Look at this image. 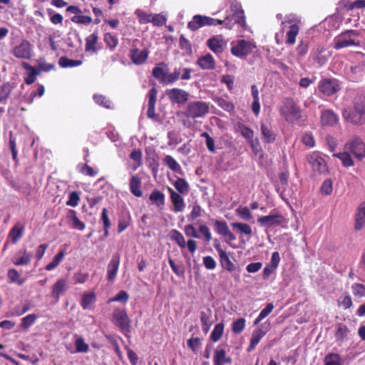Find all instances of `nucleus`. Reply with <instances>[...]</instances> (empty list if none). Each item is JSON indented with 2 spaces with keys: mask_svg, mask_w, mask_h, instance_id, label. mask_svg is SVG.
<instances>
[{
  "mask_svg": "<svg viewBox=\"0 0 365 365\" xmlns=\"http://www.w3.org/2000/svg\"><path fill=\"white\" fill-rule=\"evenodd\" d=\"M281 113L289 123H294L302 118L301 109L292 98L285 99L281 108Z\"/></svg>",
  "mask_w": 365,
  "mask_h": 365,
  "instance_id": "obj_1",
  "label": "nucleus"
},
{
  "mask_svg": "<svg viewBox=\"0 0 365 365\" xmlns=\"http://www.w3.org/2000/svg\"><path fill=\"white\" fill-rule=\"evenodd\" d=\"M358 36V31L355 30H346L334 38V48L339 50L350 46H359L360 45L359 42L356 41L354 39V37Z\"/></svg>",
  "mask_w": 365,
  "mask_h": 365,
  "instance_id": "obj_2",
  "label": "nucleus"
},
{
  "mask_svg": "<svg viewBox=\"0 0 365 365\" xmlns=\"http://www.w3.org/2000/svg\"><path fill=\"white\" fill-rule=\"evenodd\" d=\"M209 112V106L203 101L190 102L186 107L184 115L192 119L202 118Z\"/></svg>",
  "mask_w": 365,
  "mask_h": 365,
  "instance_id": "obj_3",
  "label": "nucleus"
},
{
  "mask_svg": "<svg viewBox=\"0 0 365 365\" xmlns=\"http://www.w3.org/2000/svg\"><path fill=\"white\" fill-rule=\"evenodd\" d=\"M344 150L361 160L365 156V144L359 138H354L344 145Z\"/></svg>",
  "mask_w": 365,
  "mask_h": 365,
  "instance_id": "obj_4",
  "label": "nucleus"
},
{
  "mask_svg": "<svg viewBox=\"0 0 365 365\" xmlns=\"http://www.w3.org/2000/svg\"><path fill=\"white\" fill-rule=\"evenodd\" d=\"M307 159L308 163L312 165L314 173L322 174L328 171L325 160L317 154L309 155L307 156Z\"/></svg>",
  "mask_w": 365,
  "mask_h": 365,
  "instance_id": "obj_5",
  "label": "nucleus"
},
{
  "mask_svg": "<svg viewBox=\"0 0 365 365\" xmlns=\"http://www.w3.org/2000/svg\"><path fill=\"white\" fill-rule=\"evenodd\" d=\"M166 95L173 103L177 104H183L186 103L190 96L188 92L180 88H172L166 91Z\"/></svg>",
  "mask_w": 365,
  "mask_h": 365,
  "instance_id": "obj_6",
  "label": "nucleus"
},
{
  "mask_svg": "<svg viewBox=\"0 0 365 365\" xmlns=\"http://www.w3.org/2000/svg\"><path fill=\"white\" fill-rule=\"evenodd\" d=\"M319 89L324 95L329 96L336 93L340 87L337 80L325 78L319 83Z\"/></svg>",
  "mask_w": 365,
  "mask_h": 365,
  "instance_id": "obj_7",
  "label": "nucleus"
},
{
  "mask_svg": "<svg viewBox=\"0 0 365 365\" xmlns=\"http://www.w3.org/2000/svg\"><path fill=\"white\" fill-rule=\"evenodd\" d=\"M283 220L284 218L279 213L271 214L260 217L257 219V222L265 227L280 225L283 222Z\"/></svg>",
  "mask_w": 365,
  "mask_h": 365,
  "instance_id": "obj_8",
  "label": "nucleus"
},
{
  "mask_svg": "<svg viewBox=\"0 0 365 365\" xmlns=\"http://www.w3.org/2000/svg\"><path fill=\"white\" fill-rule=\"evenodd\" d=\"M113 318L116 324L123 331H128L130 327V320L127 313L123 309H115L113 312Z\"/></svg>",
  "mask_w": 365,
  "mask_h": 365,
  "instance_id": "obj_9",
  "label": "nucleus"
},
{
  "mask_svg": "<svg viewBox=\"0 0 365 365\" xmlns=\"http://www.w3.org/2000/svg\"><path fill=\"white\" fill-rule=\"evenodd\" d=\"M231 52L236 56L245 58L251 52L250 45L246 41L241 40L236 46L232 47Z\"/></svg>",
  "mask_w": 365,
  "mask_h": 365,
  "instance_id": "obj_10",
  "label": "nucleus"
},
{
  "mask_svg": "<svg viewBox=\"0 0 365 365\" xmlns=\"http://www.w3.org/2000/svg\"><path fill=\"white\" fill-rule=\"evenodd\" d=\"M14 55L19 58H31V44L27 41H23L21 44L14 49Z\"/></svg>",
  "mask_w": 365,
  "mask_h": 365,
  "instance_id": "obj_11",
  "label": "nucleus"
},
{
  "mask_svg": "<svg viewBox=\"0 0 365 365\" xmlns=\"http://www.w3.org/2000/svg\"><path fill=\"white\" fill-rule=\"evenodd\" d=\"M120 264V255L115 254L110 261L109 262L107 267V278L109 281H113L115 278L118 267Z\"/></svg>",
  "mask_w": 365,
  "mask_h": 365,
  "instance_id": "obj_12",
  "label": "nucleus"
},
{
  "mask_svg": "<svg viewBox=\"0 0 365 365\" xmlns=\"http://www.w3.org/2000/svg\"><path fill=\"white\" fill-rule=\"evenodd\" d=\"M197 65L204 70H213L215 68V61L210 53L200 57L197 61Z\"/></svg>",
  "mask_w": 365,
  "mask_h": 365,
  "instance_id": "obj_13",
  "label": "nucleus"
},
{
  "mask_svg": "<svg viewBox=\"0 0 365 365\" xmlns=\"http://www.w3.org/2000/svg\"><path fill=\"white\" fill-rule=\"evenodd\" d=\"M130 57L135 64L143 63L148 57V51L147 50H139L138 48L131 51Z\"/></svg>",
  "mask_w": 365,
  "mask_h": 365,
  "instance_id": "obj_14",
  "label": "nucleus"
},
{
  "mask_svg": "<svg viewBox=\"0 0 365 365\" xmlns=\"http://www.w3.org/2000/svg\"><path fill=\"white\" fill-rule=\"evenodd\" d=\"M261 133L266 143H270L275 140L276 135L269 123L264 122L261 123Z\"/></svg>",
  "mask_w": 365,
  "mask_h": 365,
  "instance_id": "obj_15",
  "label": "nucleus"
},
{
  "mask_svg": "<svg viewBox=\"0 0 365 365\" xmlns=\"http://www.w3.org/2000/svg\"><path fill=\"white\" fill-rule=\"evenodd\" d=\"M338 121L337 115L331 110H324L321 116V123L322 125L332 126L336 124Z\"/></svg>",
  "mask_w": 365,
  "mask_h": 365,
  "instance_id": "obj_16",
  "label": "nucleus"
},
{
  "mask_svg": "<svg viewBox=\"0 0 365 365\" xmlns=\"http://www.w3.org/2000/svg\"><path fill=\"white\" fill-rule=\"evenodd\" d=\"M170 192V198L174 205V211L182 212L185 207V203L182 197L180 194L175 192L172 188H169Z\"/></svg>",
  "mask_w": 365,
  "mask_h": 365,
  "instance_id": "obj_17",
  "label": "nucleus"
},
{
  "mask_svg": "<svg viewBox=\"0 0 365 365\" xmlns=\"http://www.w3.org/2000/svg\"><path fill=\"white\" fill-rule=\"evenodd\" d=\"M22 67L28 71V76L25 78V83L28 85L32 84L36 81V76L40 74V71H38L35 67L31 66L27 62L22 63Z\"/></svg>",
  "mask_w": 365,
  "mask_h": 365,
  "instance_id": "obj_18",
  "label": "nucleus"
},
{
  "mask_svg": "<svg viewBox=\"0 0 365 365\" xmlns=\"http://www.w3.org/2000/svg\"><path fill=\"white\" fill-rule=\"evenodd\" d=\"M365 225V202H362L357 210L356 215V224L355 229L356 230H361Z\"/></svg>",
  "mask_w": 365,
  "mask_h": 365,
  "instance_id": "obj_19",
  "label": "nucleus"
},
{
  "mask_svg": "<svg viewBox=\"0 0 365 365\" xmlns=\"http://www.w3.org/2000/svg\"><path fill=\"white\" fill-rule=\"evenodd\" d=\"M342 115L346 121L352 124L357 125L361 123V115H363L356 112L355 110L354 111H351L348 109H344Z\"/></svg>",
  "mask_w": 365,
  "mask_h": 365,
  "instance_id": "obj_20",
  "label": "nucleus"
},
{
  "mask_svg": "<svg viewBox=\"0 0 365 365\" xmlns=\"http://www.w3.org/2000/svg\"><path fill=\"white\" fill-rule=\"evenodd\" d=\"M67 287L66 280L61 279L58 280L53 286L52 296L56 300L58 299L59 296L63 293Z\"/></svg>",
  "mask_w": 365,
  "mask_h": 365,
  "instance_id": "obj_21",
  "label": "nucleus"
},
{
  "mask_svg": "<svg viewBox=\"0 0 365 365\" xmlns=\"http://www.w3.org/2000/svg\"><path fill=\"white\" fill-rule=\"evenodd\" d=\"M231 9L233 12L232 18L235 20V22L242 26H244L245 24V17L243 10L238 7L237 5H232Z\"/></svg>",
  "mask_w": 365,
  "mask_h": 365,
  "instance_id": "obj_22",
  "label": "nucleus"
},
{
  "mask_svg": "<svg viewBox=\"0 0 365 365\" xmlns=\"http://www.w3.org/2000/svg\"><path fill=\"white\" fill-rule=\"evenodd\" d=\"M265 334L266 332L261 329L255 330L251 337L250 344L247 349V351L250 352L252 351Z\"/></svg>",
  "mask_w": 365,
  "mask_h": 365,
  "instance_id": "obj_23",
  "label": "nucleus"
},
{
  "mask_svg": "<svg viewBox=\"0 0 365 365\" xmlns=\"http://www.w3.org/2000/svg\"><path fill=\"white\" fill-rule=\"evenodd\" d=\"M163 163L173 172L182 175V170L180 165L171 155H166L163 159Z\"/></svg>",
  "mask_w": 365,
  "mask_h": 365,
  "instance_id": "obj_24",
  "label": "nucleus"
},
{
  "mask_svg": "<svg viewBox=\"0 0 365 365\" xmlns=\"http://www.w3.org/2000/svg\"><path fill=\"white\" fill-rule=\"evenodd\" d=\"M141 180L137 176H133L130 181V190L133 195L136 197H141L143 192L140 190Z\"/></svg>",
  "mask_w": 365,
  "mask_h": 365,
  "instance_id": "obj_25",
  "label": "nucleus"
},
{
  "mask_svg": "<svg viewBox=\"0 0 365 365\" xmlns=\"http://www.w3.org/2000/svg\"><path fill=\"white\" fill-rule=\"evenodd\" d=\"M232 362L230 357H226V351L225 349H215L214 356V364L223 365L225 363L230 364Z\"/></svg>",
  "mask_w": 365,
  "mask_h": 365,
  "instance_id": "obj_26",
  "label": "nucleus"
},
{
  "mask_svg": "<svg viewBox=\"0 0 365 365\" xmlns=\"http://www.w3.org/2000/svg\"><path fill=\"white\" fill-rule=\"evenodd\" d=\"M24 227L19 223H16L13 228L10 230L9 237L11 239L14 244H16L18 240L21 237Z\"/></svg>",
  "mask_w": 365,
  "mask_h": 365,
  "instance_id": "obj_27",
  "label": "nucleus"
},
{
  "mask_svg": "<svg viewBox=\"0 0 365 365\" xmlns=\"http://www.w3.org/2000/svg\"><path fill=\"white\" fill-rule=\"evenodd\" d=\"M149 198L158 207H160L164 205L165 195L157 189L153 190Z\"/></svg>",
  "mask_w": 365,
  "mask_h": 365,
  "instance_id": "obj_28",
  "label": "nucleus"
},
{
  "mask_svg": "<svg viewBox=\"0 0 365 365\" xmlns=\"http://www.w3.org/2000/svg\"><path fill=\"white\" fill-rule=\"evenodd\" d=\"M220 264L222 268L225 269L230 272H234L236 269L235 265L231 262L229 256L225 252L224 255L220 256Z\"/></svg>",
  "mask_w": 365,
  "mask_h": 365,
  "instance_id": "obj_29",
  "label": "nucleus"
},
{
  "mask_svg": "<svg viewBox=\"0 0 365 365\" xmlns=\"http://www.w3.org/2000/svg\"><path fill=\"white\" fill-rule=\"evenodd\" d=\"M207 44L208 47L216 53H221L223 51L222 41L217 38L213 37L209 39Z\"/></svg>",
  "mask_w": 365,
  "mask_h": 365,
  "instance_id": "obj_30",
  "label": "nucleus"
},
{
  "mask_svg": "<svg viewBox=\"0 0 365 365\" xmlns=\"http://www.w3.org/2000/svg\"><path fill=\"white\" fill-rule=\"evenodd\" d=\"M333 156L339 158L344 167H350L354 165V161L351 159L349 152L346 150L344 153H335L333 155Z\"/></svg>",
  "mask_w": 365,
  "mask_h": 365,
  "instance_id": "obj_31",
  "label": "nucleus"
},
{
  "mask_svg": "<svg viewBox=\"0 0 365 365\" xmlns=\"http://www.w3.org/2000/svg\"><path fill=\"white\" fill-rule=\"evenodd\" d=\"M239 128H240L241 135L245 139L247 140V141L249 142L250 145L252 147V148H254V140H253L254 132H253V130H252L250 128H249L248 127H247L244 125H240Z\"/></svg>",
  "mask_w": 365,
  "mask_h": 365,
  "instance_id": "obj_32",
  "label": "nucleus"
},
{
  "mask_svg": "<svg viewBox=\"0 0 365 365\" xmlns=\"http://www.w3.org/2000/svg\"><path fill=\"white\" fill-rule=\"evenodd\" d=\"M83 63L81 60L69 59L66 56H62L59 58L58 64L62 68L74 67L81 66Z\"/></svg>",
  "mask_w": 365,
  "mask_h": 365,
  "instance_id": "obj_33",
  "label": "nucleus"
},
{
  "mask_svg": "<svg viewBox=\"0 0 365 365\" xmlns=\"http://www.w3.org/2000/svg\"><path fill=\"white\" fill-rule=\"evenodd\" d=\"M98 36L96 33H93L86 39V51H92L96 52V45L98 42Z\"/></svg>",
  "mask_w": 365,
  "mask_h": 365,
  "instance_id": "obj_34",
  "label": "nucleus"
},
{
  "mask_svg": "<svg viewBox=\"0 0 365 365\" xmlns=\"http://www.w3.org/2000/svg\"><path fill=\"white\" fill-rule=\"evenodd\" d=\"M204 17L201 15H195L192 20L187 24L188 28L192 31H196L204 26Z\"/></svg>",
  "mask_w": 365,
  "mask_h": 365,
  "instance_id": "obj_35",
  "label": "nucleus"
},
{
  "mask_svg": "<svg viewBox=\"0 0 365 365\" xmlns=\"http://www.w3.org/2000/svg\"><path fill=\"white\" fill-rule=\"evenodd\" d=\"M224 327H225V326L222 322L219 323L215 325V327L210 335V339L212 341L217 342L221 339V337L223 334V332H224Z\"/></svg>",
  "mask_w": 365,
  "mask_h": 365,
  "instance_id": "obj_36",
  "label": "nucleus"
},
{
  "mask_svg": "<svg viewBox=\"0 0 365 365\" xmlns=\"http://www.w3.org/2000/svg\"><path fill=\"white\" fill-rule=\"evenodd\" d=\"M356 112L365 115V96H359L354 101Z\"/></svg>",
  "mask_w": 365,
  "mask_h": 365,
  "instance_id": "obj_37",
  "label": "nucleus"
},
{
  "mask_svg": "<svg viewBox=\"0 0 365 365\" xmlns=\"http://www.w3.org/2000/svg\"><path fill=\"white\" fill-rule=\"evenodd\" d=\"M299 28L296 24H292L289 27V30L287 34V38L286 40L287 43L294 44L296 41V36L299 33Z\"/></svg>",
  "mask_w": 365,
  "mask_h": 365,
  "instance_id": "obj_38",
  "label": "nucleus"
},
{
  "mask_svg": "<svg viewBox=\"0 0 365 365\" xmlns=\"http://www.w3.org/2000/svg\"><path fill=\"white\" fill-rule=\"evenodd\" d=\"M170 237L174 240L181 248H185L186 246L185 240L182 235L176 230H173L170 232Z\"/></svg>",
  "mask_w": 365,
  "mask_h": 365,
  "instance_id": "obj_39",
  "label": "nucleus"
},
{
  "mask_svg": "<svg viewBox=\"0 0 365 365\" xmlns=\"http://www.w3.org/2000/svg\"><path fill=\"white\" fill-rule=\"evenodd\" d=\"M65 256L64 251L59 252L53 259V260L46 266V270H52L56 268L62 261Z\"/></svg>",
  "mask_w": 365,
  "mask_h": 365,
  "instance_id": "obj_40",
  "label": "nucleus"
},
{
  "mask_svg": "<svg viewBox=\"0 0 365 365\" xmlns=\"http://www.w3.org/2000/svg\"><path fill=\"white\" fill-rule=\"evenodd\" d=\"M274 309V305L272 303H269L266 305L259 313L258 317L255 320L254 324H258L263 319L268 316Z\"/></svg>",
  "mask_w": 365,
  "mask_h": 365,
  "instance_id": "obj_41",
  "label": "nucleus"
},
{
  "mask_svg": "<svg viewBox=\"0 0 365 365\" xmlns=\"http://www.w3.org/2000/svg\"><path fill=\"white\" fill-rule=\"evenodd\" d=\"M231 226L234 229H237L241 233L248 235L252 234V228L247 224L242 223V222H232L231 224Z\"/></svg>",
  "mask_w": 365,
  "mask_h": 365,
  "instance_id": "obj_42",
  "label": "nucleus"
},
{
  "mask_svg": "<svg viewBox=\"0 0 365 365\" xmlns=\"http://www.w3.org/2000/svg\"><path fill=\"white\" fill-rule=\"evenodd\" d=\"M175 187L180 193L184 194L187 192L189 185L183 178H178L174 183Z\"/></svg>",
  "mask_w": 365,
  "mask_h": 365,
  "instance_id": "obj_43",
  "label": "nucleus"
},
{
  "mask_svg": "<svg viewBox=\"0 0 365 365\" xmlns=\"http://www.w3.org/2000/svg\"><path fill=\"white\" fill-rule=\"evenodd\" d=\"M215 231L222 236H225L230 230L227 223L224 221L214 220Z\"/></svg>",
  "mask_w": 365,
  "mask_h": 365,
  "instance_id": "obj_44",
  "label": "nucleus"
},
{
  "mask_svg": "<svg viewBox=\"0 0 365 365\" xmlns=\"http://www.w3.org/2000/svg\"><path fill=\"white\" fill-rule=\"evenodd\" d=\"M96 296L93 293L86 294L81 301V306L84 309H90L91 305L94 302Z\"/></svg>",
  "mask_w": 365,
  "mask_h": 365,
  "instance_id": "obj_45",
  "label": "nucleus"
},
{
  "mask_svg": "<svg viewBox=\"0 0 365 365\" xmlns=\"http://www.w3.org/2000/svg\"><path fill=\"white\" fill-rule=\"evenodd\" d=\"M37 315L35 314H29L26 317L22 318L21 319V327L24 329H29L36 321L37 319Z\"/></svg>",
  "mask_w": 365,
  "mask_h": 365,
  "instance_id": "obj_46",
  "label": "nucleus"
},
{
  "mask_svg": "<svg viewBox=\"0 0 365 365\" xmlns=\"http://www.w3.org/2000/svg\"><path fill=\"white\" fill-rule=\"evenodd\" d=\"M12 87L9 83H4L0 87V102L6 100L10 95Z\"/></svg>",
  "mask_w": 365,
  "mask_h": 365,
  "instance_id": "obj_47",
  "label": "nucleus"
},
{
  "mask_svg": "<svg viewBox=\"0 0 365 365\" xmlns=\"http://www.w3.org/2000/svg\"><path fill=\"white\" fill-rule=\"evenodd\" d=\"M236 212L237 215L244 220H250L252 217L250 210L247 207H240Z\"/></svg>",
  "mask_w": 365,
  "mask_h": 365,
  "instance_id": "obj_48",
  "label": "nucleus"
},
{
  "mask_svg": "<svg viewBox=\"0 0 365 365\" xmlns=\"http://www.w3.org/2000/svg\"><path fill=\"white\" fill-rule=\"evenodd\" d=\"M245 327V319L240 318L232 324V330L235 334H240L243 331Z\"/></svg>",
  "mask_w": 365,
  "mask_h": 365,
  "instance_id": "obj_49",
  "label": "nucleus"
},
{
  "mask_svg": "<svg viewBox=\"0 0 365 365\" xmlns=\"http://www.w3.org/2000/svg\"><path fill=\"white\" fill-rule=\"evenodd\" d=\"M180 75V72L175 69V71L170 74L166 73V78L162 80L163 84H170L178 80Z\"/></svg>",
  "mask_w": 365,
  "mask_h": 365,
  "instance_id": "obj_50",
  "label": "nucleus"
},
{
  "mask_svg": "<svg viewBox=\"0 0 365 365\" xmlns=\"http://www.w3.org/2000/svg\"><path fill=\"white\" fill-rule=\"evenodd\" d=\"M104 41L107 46L111 49L114 48L118 43V38L110 33H106L104 35Z\"/></svg>",
  "mask_w": 365,
  "mask_h": 365,
  "instance_id": "obj_51",
  "label": "nucleus"
},
{
  "mask_svg": "<svg viewBox=\"0 0 365 365\" xmlns=\"http://www.w3.org/2000/svg\"><path fill=\"white\" fill-rule=\"evenodd\" d=\"M217 103L220 107H221L222 109L227 111H232L235 108L234 105L232 103L227 101V100L222 98H217Z\"/></svg>",
  "mask_w": 365,
  "mask_h": 365,
  "instance_id": "obj_52",
  "label": "nucleus"
},
{
  "mask_svg": "<svg viewBox=\"0 0 365 365\" xmlns=\"http://www.w3.org/2000/svg\"><path fill=\"white\" fill-rule=\"evenodd\" d=\"M150 22L153 24L154 26H161L165 24L166 18L161 14H152Z\"/></svg>",
  "mask_w": 365,
  "mask_h": 365,
  "instance_id": "obj_53",
  "label": "nucleus"
},
{
  "mask_svg": "<svg viewBox=\"0 0 365 365\" xmlns=\"http://www.w3.org/2000/svg\"><path fill=\"white\" fill-rule=\"evenodd\" d=\"M75 344L77 352L86 353L88 350V345L85 343L82 338L77 339Z\"/></svg>",
  "mask_w": 365,
  "mask_h": 365,
  "instance_id": "obj_54",
  "label": "nucleus"
},
{
  "mask_svg": "<svg viewBox=\"0 0 365 365\" xmlns=\"http://www.w3.org/2000/svg\"><path fill=\"white\" fill-rule=\"evenodd\" d=\"M135 14L138 16L140 24L150 23L151 21L152 14H147L140 10H137Z\"/></svg>",
  "mask_w": 365,
  "mask_h": 365,
  "instance_id": "obj_55",
  "label": "nucleus"
},
{
  "mask_svg": "<svg viewBox=\"0 0 365 365\" xmlns=\"http://www.w3.org/2000/svg\"><path fill=\"white\" fill-rule=\"evenodd\" d=\"M31 255L28 254L26 251L23 252V256L14 262L16 265H26L31 261Z\"/></svg>",
  "mask_w": 365,
  "mask_h": 365,
  "instance_id": "obj_56",
  "label": "nucleus"
},
{
  "mask_svg": "<svg viewBox=\"0 0 365 365\" xmlns=\"http://www.w3.org/2000/svg\"><path fill=\"white\" fill-rule=\"evenodd\" d=\"M71 21L76 24H89L92 19L89 16H74L71 18Z\"/></svg>",
  "mask_w": 365,
  "mask_h": 365,
  "instance_id": "obj_57",
  "label": "nucleus"
},
{
  "mask_svg": "<svg viewBox=\"0 0 365 365\" xmlns=\"http://www.w3.org/2000/svg\"><path fill=\"white\" fill-rule=\"evenodd\" d=\"M8 277L12 282H18L19 285L23 284V280L19 279V274L15 269L9 270Z\"/></svg>",
  "mask_w": 365,
  "mask_h": 365,
  "instance_id": "obj_58",
  "label": "nucleus"
},
{
  "mask_svg": "<svg viewBox=\"0 0 365 365\" xmlns=\"http://www.w3.org/2000/svg\"><path fill=\"white\" fill-rule=\"evenodd\" d=\"M212 310L210 308H207L205 311L200 312V321L202 324L212 323L211 322Z\"/></svg>",
  "mask_w": 365,
  "mask_h": 365,
  "instance_id": "obj_59",
  "label": "nucleus"
},
{
  "mask_svg": "<svg viewBox=\"0 0 365 365\" xmlns=\"http://www.w3.org/2000/svg\"><path fill=\"white\" fill-rule=\"evenodd\" d=\"M153 76L158 79L160 83H162V80L166 78V73L163 71V69L159 66H155L153 69Z\"/></svg>",
  "mask_w": 365,
  "mask_h": 365,
  "instance_id": "obj_60",
  "label": "nucleus"
},
{
  "mask_svg": "<svg viewBox=\"0 0 365 365\" xmlns=\"http://www.w3.org/2000/svg\"><path fill=\"white\" fill-rule=\"evenodd\" d=\"M187 346L194 351L196 352L198 348L201 346V340L198 337L191 338L187 341Z\"/></svg>",
  "mask_w": 365,
  "mask_h": 365,
  "instance_id": "obj_61",
  "label": "nucleus"
},
{
  "mask_svg": "<svg viewBox=\"0 0 365 365\" xmlns=\"http://www.w3.org/2000/svg\"><path fill=\"white\" fill-rule=\"evenodd\" d=\"M129 298L128 294L123 290L120 291L113 299H111L110 302H126Z\"/></svg>",
  "mask_w": 365,
  "mask_h": 365,
  "instance_id": "obj_62",
  "label": "nucleus"
},
{
  "mask_svg": "<svg viewBox=\"0 0 365 365\" xmlns=\"http://www.w3.org/2000/svg\"><path fill=\"white\" fill-rule=\"evenodd\" d=\"M321 191L322 193L325 195H329L332 192V182L330 179H327L324 181L322 187Z\"/></svg>",
  "mask_w": 365,
  "mask_h": 365,
  "instance_id": "obj_63",
  "label": "nucleus"
},
{
  "mask_svg": "<svg viewBox=\"0 0 365 365\" xmlns=\"http://www.w3.org/2000/svg\"><path fill=\"white\" fill-rule=\"evenodd\" d=\"M324 365H341L339 356L335 354L327 356Z\"/></svg>",
  "mask_w": 365,
  "mask_h": 365,
  "instance_id": "obj_64",
  "label": "nucleus"
}]
</instances>
